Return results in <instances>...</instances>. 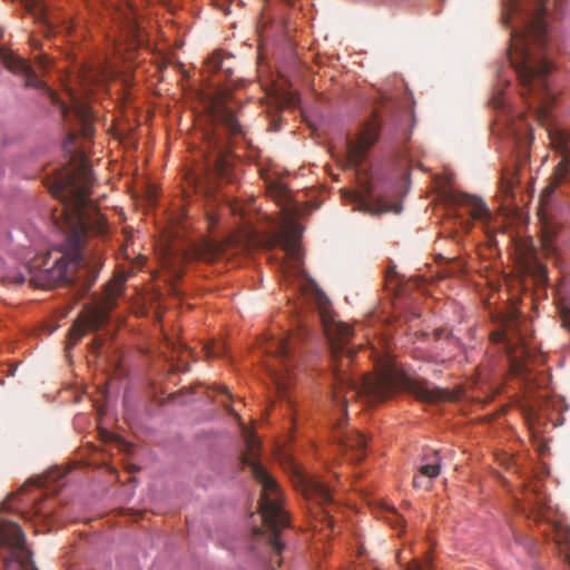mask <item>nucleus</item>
<instances>
[{"label": "nucleus", "instance_id": "nucleus-1", "mask_svg": "<svg viewBox=\"0 0 570 570\" xmlns=\"http://www.w3.org/2000/svg\"><path fill=\"white\" fill-rule=\"evenodd\" d=\"M77 157V165L59 174L49 188L62 206L61 228L66 242L61 256L52 266L30 275L29 282L37 287L78 284L79 291L85 294L98 278L104 263L101 254L87 255L82 253V247L89 234H104L107 224L89 198L94 184L90 165L85 155L79 154Z\"/></svg>", "mask_w": 570, "mask_h": 570}, {"label": "nucleus", "instance_id": "nucleus-2", "mask_svg": "<svg viewBox=\"0 0 570 570\" xmlns=\"http://www.w3.org/2000/svg\"><path fill=\"white\" fill-rule=\"evenodd\" d=\"M510 7L513 14L521 16V26L511 30L509 59L518 75L521 95L537 117L544 120L554 99L548 82L552 63L544 52L548 39L546 0H535L533 8L524 11L517 0H511Z\"/></svg>", "mask_w": 570, "mask_h": 570}, {"label": "nucleus", "instance_id": "nucleus-3", "mask_svg": "<svg viewBox=\"0 0 570 570\" xmlns=\"http://www.w3.org/2000/svg\"><path fill=\"white\" fill-rule=\"evenodd\" d=\"M337 365L333 370L334 386L333 401L343 410L346 409L348 395L360 399L368 405L383 402L397 391L412 394L422 402H434L445 397V392L430 387L426 381L416 380L399 371L390 362L379 363L373 373L363 375L360 380L341 370Z\"/></svg>", "mask_w": 570, "mask_h": 570}, {"label": "nucleus", "instance_id": "nucleus-4", "mask_svg": "<svg viewBox=\"0 0 570 570\" xmlns=\"http://www.w3.org/2000/svg\"><path fill=\"white\" fill-rule=\"evenodd\" d=\"M246 445L247 452L243 455V463L249 469L253 479L262 487L259 511L269 530V544L275 554L278 556L284 548L279 540V532L289 524L288 517L282 508L283 494L277 481L257 460V441L253 436H248Z\"/></svg>", "mask_w": 570, "mask_h": 570}, {"label": "nucleus", "instance_id": "nucleus-5", "mask_svg": "<svg viewBox=\"0 0 570 570\" xmlns=\"http://www.w3.org/2000/svg\"><path fill=\"white\" fill-rule=\"evenodd\" d=\"M127 281L125 274L119 273L106 285L102 305L91 307L81 314L68 333L66 350H71L89 331H97L109 317V312L116 305V298L121 295Z\"/></svg>", "mask_w": 570, "mask_h": 570}, {"label": "nucleus", "instance_id": "nucleus-6", "mask_svg": "<svg viewBox=\"0 0 570 570\" xmlns=\"http://www.w3.org/2000/svg\"><path fill=\"white\" fill-rule=\"evenodd\" d=\"M294 346L288 337L271 340L266 343L265 351L277 362L276 365H268V372L279 393L285 392L289 386L291 370L295 364Z\"/></svg>", "mask_w": 570, "mask_h": 570}, {"label": "nucleus", "instance_id": "nucleus-7", "mask_svg": "<svg viewBox=\"0 0 570 570\" xmlns=\"http://www.w3.org/2000/svg\"><path fill=\"white\" fill-rule=\"evenodd\" d=\"M0 541L11 553V558H6L4 563L17 561L20 570H36L31 560V551L26 546L24 533L17 523H0Z\"/></svg>", "mask_w": 570, "mask_h": 570}, {"label": "nucleus", "instance_id": "nucleus-8", "mask_svg": "<svg viewBox=\"0 0 570 570\" xmlns=\"http://www.w3.org/2000/svg\"><path fill=\"white\" fill-rule=\"evenodd\" d=\"M380 130L381 120L374 115L365 124L356 139H348L346 141V156L352 166H358L363 161L370 148L379 139Z\"/></svg>", "mask_w": 570, "mask_h": 570}, {"label": "nucleus", "instance_id": "nucleus-9", "mask_svg": "<svg viewBox=\"0 0 570 570\" xmlns=\"http://www.w3.org/2000/svg\"><path fill=\"white\" fill-rule=\"evenodd\" d=\"M321 316L324 333L331 343L333 357L336 360L344 354V357L350 361L353 356V351L345 348V345L353 336L352 327L343 322L331 318L324 311H322Z\"/></svg>", "mask_w": 570, "mask_h": 570}, {"label": "nucleus", "instance_id": "nucleus-10", "mask_svg": "<svg viewBox=\"0 0 570 570\" xmlns=\"http://www.w3.org/2000/svg\"><path fill=\"white\" fill-rule=\"evenodd\" d=\"M0 59L4 67L12 73L19 75L24 79V87L42 89L56 101V92L38 78L30 65L6 47L0 46Z\"/></svg>", "mask_w": 570, "mask_h": 570}, {"label": "nucleus", "instance_id": "nucleus-11", "mask_svg": "<svg viewBox=\"0 0 570 570\" xmlns=\"http://www.w3.org/2000/svg\"><path fill=\"white\" fill-rule=\"evenodd\" d=\"M302 491L307 500L322 508L323 519L328 528L333 529L332 511L334 500L331 489L316 476H302Z\"/></svg>", "mask_w": 570, "mask_h": 570}, {"label": "nucleus", "instance_id": "nucleus-12", "mask_svg": "<svg viewBox=\"0 0 570 570\" xmlns=\"http://www.w3.org/2000/svg\"><path fill=\"white\" fill-rule=\"evenodd\" d=\"M60 109L66 121L69 122V126L72 128L68 135L67 144H73V140L78 135L85 138L92 136L95 128L91 122V110L88 106L76 105L69 109L61 104Z\"/></svg>", "mask_w": 570, "mask_h": 570}, {"label": "nucleus", "instance_id": "nucleus-13", "mask_svg": "<svg viewBox=\"0 0 570 570\" xmlns=\"http://www.w3.org/2000/svg\"><path fill=\"white\" fill-rule=\"evenodd\" d=\"M522 323L519 317L511 315L502 321V328L491 333L492 342L503 344L505 353L511 358L517 347H522L524 344V337L519 331Z\"/></svg>", "mask_w": 570, "mask_h": 570}, {"label": "nucleus", "instance_id": "nucleus-14", "mask_svg": "<svg viewBox=\"0 0 570 570\" xmlns=\"http://www.w3.org/2000/svg\"><path fill=\"white\" fill-rule=\"evenodd\" d=\"M551 144L556 149L562 154L561 161L557 165L554 171V184L552 187L547 188L548 193H552L554 187L561 184L569 174L570 168V149L567 148L569 136L562 131L550 132Z\"/></svg>", "mask_w": 570, "mask_h": 570}, {"label": "nucleus", "instance_id": "nucleus-15", "mask_svg": "<svg viewBox=\"0 0 570 570\" xmlns=\"http://www.w3.org/2000/svg\"><path fill=\"white\" fill-rule=\"evenodd\" d=\"M223 245L210 238L195 243L184 254L185 261L214 262L223 253Z\"/></svg>", "mask_w": 570, "mask_h": 570}, {"label": "nucleus", "instance_id": "nucleus-16", "mask_svg": "<svg viewBox=\"0 0 570 570\" xmlns=\"http://www.w3.org/2000/svg\"><path fill=\"white\" fill-rule=\"evenodd\" d=\"M340 448L351 462H360L366 455V438L358 432H347L340 436Z\"/></svg>", "mask_w": 570, "mask_h": 570}, {"label": "nucleus", "instance_id": "nucleus-17", "mask_svg": "<svg viewBox=\"0 0 570 570\" xmlns=\"http://www.w3.org/2000/svg\"><path fill=\"white\" fill-rule=\"evenodd\" d=\"M214 117L218 125L224 128L227 136L226 139L229 142L237 141L238 139H245V129L240 126L238 119L229 108H217Z\"/></svg>", "mask_w": 570, "mask_h": 570}, {"label": "nucleus", "instance_id": "nucleus-18", "mask_svg": "<svg viewBox=\"0 0 570 570\" xmlns=\"http://www.w3.org/2000/svg\"><path fill=\"white\" fill-rule=\"evenodd\" d=\"M354 202L358 209L373 215L401 212L400 204H390L382 198L375 197L370 190L366 195H357Z\"/></svg>", "mask_w": 570, "mask_h": 570}, {"label": "nucleus", "instance_id": "nucleus-19", "mask_svg": "<svg viewBox=\"0 0 570 570\" xmlns=\"http://www.w3.org/2000/svg\"><path fill=\"white\" fill-rule=\"evenodd\" d=\"M210 142L218 149L217 154L208 159V166L214 175L224 180H230V165L223 155L224 142L220 137L213 135Z\"/></svg>", "mask_w": 570, "mask_h": 570}, {"label": "nucleus", "instance_id": "nucleus-20", "mask_svg": "<svg viewBox=\"0 0 570 570\" xmlns=\"http://www.w3.org/2000/svg\"><path fill=\"white\" fill-rule=\"evenodd\" d=\"M117 19L119 20L127 40H130L132 45H139L141 41L140 27L134 9L131 7H127L125 10L119 11Z\"/></svg>", "mask_w": 570, "mask_h": 570}, {"label": "nucleus", "instance_id": "nucleus-21", "mask_svg": "<svg viewBox=\"0 0 570 570\" xmlns=\"http://www.w3.org/2000/svg\"><path fill=\"white\" fill-rule=\"evenodd\" d=\"M458 203L470 208V215L474 219H482L488 215V208L484 202L480 198L462 194L458 197Z\"/></svg>", "mask_w": 570, "mask_h": 570}, {"label": "nucleus", "instance_id": "nucleus-22", "mask_svg": "<svg viewBox=\"0 0 570 570\" xmlns=\"http://www.w3.org/2000/svg\"><path fill=\"white\" fill-rule=\"evenodd\" d=\"M24 10L39 22L47 23V6L42 0H21Z\"/></svg>", "mask_w": 570, "mask_h": 570}, {"label": "nucleus", "instance_id": "nucleus-23", "mask_svg": "<svg viewBox=\"0 0 570 570\" xmlns=\"http://www.w3.org/2000/svg\"><path fill=\"white\" fill-rule=\"evenodd\" d=\"M426 463L422 464L419 469L420 475L431 480L436 478L441 471V460L439 452L434 451L430 456H425Z\"/></svg>", "mask_w": 570, "mask_h": 570}, {"label": "nucleus", "instance_id": "nucleus-24", "mask_svg": "<svg viewBox=\"0 0 570 570\" xmlns=\"http://www.w3.org/2000/svg\"><path fill=\"white\" fill-rule=\"evenodd\" d=\"M554 542L558 546L570 543V528L562 524H553Z\"/></svg>", "mask_w": 570, "mask_h": 570}, {"label": "nucleus", "instance_id": "nucleus-25", "mask_svg": "<svg viewBox=\"0 0 570 570\" xmlns=\"http://www.w3.org/2000/svg\"><path fill=\"white\" fill-rule=\"evenodd\" d=\"M206 67L210 72H218L224 69V59L220 51H215L207 60Z\"/></svg>", "mask_w": 570, "mask_h": 570}, {"label": "nucleus", "instance_id": "nucleus-26", "mask_svg": "<svg viewBox=\"0 0 570 570\" xmlns=\"http://www.w3.org/2000/svg\"><path fill=\"white\" fill-rule=\"evenodd\" d=\"M282 247L294 258H297L299 248L294 240L284 239L282 240Z\"/></svg>", "mask_w": 570, "mask_h": 570}, {"label": "nucleus", "instance_id": "nucleus-27", "mask_svg": "<svg viewBox=\"0 0 570 570\" xmlns=\"http://www.w3.org/2000/svg\"><path fill=\"white\" fill-rule=\"evenodd\" d=\"M430 567L431 561L429 559L423 561L413 560L406 564L405 570H430Z\"/></svg>", "mask_w": 570, "mask_h": 570}, {"label": "nucleus", "instance_id": "nucleus-28", "mask_svg": "<svg viewBox=\"0 0 570 570\" xmlns=\"http://www.w3.org/2000/svg\"><path fill=\"white\" fill-rule=\"evenodd\" d=\"M538 406H539V412L542 413V412L548 411L550 407L554 409V401L552 399L543 397L539 402Z\"/></svg>", "mask_w": 570, "mask_h": 570}, {"label": "nucleus", "instance_id": "nucleus-29", "mask_svg": "<svg viewBox=\"0 0 570 570\" xmlns=\"http://www.w3.org/2000/svg\"><path fill=\"white\" fill-rule=\"evenodd\" d=\"M413 485L415 488H424V489H429L430 487V480H425V476H422V475H415L414 479H413Z\"/></svg>", "mask_w": 570, "mask_h": 570}, {"label": "nucleus", "instance_id": "nucleus-30", "mask_svg": "<svg viewBox=\"0 0 570 570\" xmlns=\"http://www.w3.org/2000/svg\"><path fill=\"white\" fill-rule=\"evenodd\" d=\"M102 344H104L102 340H100L99 337H95L90 342L89 347H90L92 353H98L100 347L102 346Z\"/></svg>", "mask_w": 570, "mask_h": 570}, {"label": "nucleus", "instance_id": "nucleus-31", "mask_svg": "<svg viewBox=\"0 0 570 570\" xmlns=\"http://www.w3.org/2000/svg\"><path fill=\"white\" fill-rule=\"evenodd\" d=\"M206 219H207V223H208V227L210 229L214 228V226L218 222V217L214 213H210V212H207Z\"/></svg>", "mask_w": 570, "mask_h": 570}, {"label": "nucleus", "instance_id": "nucleus-32", "mask_svg": "<svg viewBox=\"0 0 570 570\" xmlns=\"http://www.w3.org/2000/svg\"><path fill=\"white\" fill-rule=\"evenodd\" d=\"M190 184L194 185L196 191H203L204 187H203V184H202L200 178L198 176H191L190 177Z\"/></svg>", "mask_w": 570, "mask_h": 570}, {"label": "nucleus", "instance_id": "nucleus-33", "mask_svg": "<svg viewBox=\"0 0 570 570\" xmlns=\"http://www.w3.org/2000/svg\"><path fill=\"white\" fill-rule=\"evenodd\" d=\"M561 320H562L563 326L567 327L568 330H570V309L563 311L561 313Z\"/></svg>", "mask_w": 570, "mask_h": 570}, {"label": "nucleus", "instance_id": "nucleus-34", "mask_svg": "<svg viewBox=\"0 0 570 570\" xmlns=\"http://www.w3.org/2000/svg\"><path fill=\"white\" fill-rule=\"evenodd\" d=\"M206 350H207V356H209V357L219 355V353L215 350V346H207Z\"/></svg>", "mask_w": 570, "mask_h": 570}, {"label": "nucleus", "instance_id": "nucleus-35", "mask_svg": "<svg viewBox=\"0 0 570 570\" xmlns=\"http://www.w3.org/2000/svg\"><path fill=\"white\" fill-rule=\"evenodd\" d=\"M42 513H43V511H42V508H41V502H36L35 505H33V514L35 515H40Z\"/></svg>", "mask_w": 570, "mask_h": 570}, {"label": "nucleus", "instance_id": "nucleus-36", "mask_svg": "<svg viewBox=\"0 0 570 570\" xmlns=\"http://www.w3.org/2000/svg\"><path fill=\"white\" fill-rule=\"evenodd\" d=\"M218 392H219L220 394H225L228 399H230V394H229V392H228V390H227L226 387H224V386H219V387H218Z\"/></svg>", "mask_w": 570, "mask_h": 570}, {"label": "nucleus", "instance_id": "nucleus-37", "mask_svg": "<svg viewBox=\"0 0 570 570\" xmlns=\"http://www.w3.org/2000/svg\"><path fill=\"white\" fill-rule=\"evenodd\" d=\"M529 415H531L532 417H535L537 420H540V413H537V411L533 407L530 409Z\"/></svg>", "mask_w": 570, "mask_h": 570}, {"label": "nucleus", "instance_id": "nucleus-38", "mask_svg": "<svg viewBox=\"0 0 570 570\" xmlns=\"http://www.w3.org/2000/svg\"><path fill=\"white\" fill-rule=\"evenodd\" d=\"M16 281L21 284L27 281V277L20 274L16 277Z\"/></svg>", "mask_w": 570, "mask_h": 570}, {"label": "nucleus", "instance_id": "nucleus-39", "mask_svg": "<svg viewBox=\"0 0 570 570\" xmlns=\"http://www.w3.org/2000/svg\"><path fill=\"white\" fill-rule=\"evenodd\" d=\"M504 464H507V468L510 469L511 465L513 464V459L512 458H507V462Z\"/></svg>", "mask_w": 570, "mask_h": 570}, {"label": "nucleus", "instance_id": "nucleus-40", "mask_svg": "<svg viewBox=\"0 0 570 570\" xmlns=\"http://www.w3.org/2000/svg\"><path fill=\"white\" fill-rule=\"evenodd\" d=\"M442 333H443V331H442V330H436V331L434 332L436 340L441 338Z\"/></svg>", "mask_w": 570, "mask_h": 570}, {"label": "nucleus", "instance_id": "nucleus-41", "mask_svg": "<svg viewBox=\"0 0 570 570\" xmlns=\"http://www.w3.org/2000/svg\"><path fill=\"white\" fill-rule=\"evenodd\" d=\"M392 513H393V514L395 515V518H396V523H397V524H401V520H400V518H399V515L396 514V512H395V510H394V509H392Z\"/></svg>", "mask_w": 570, "mask_h": 570}, {"label": "nucleus", "instance_id": "nucleus-42", "mask_svg": "<svg viewBox=\"0 0 570 570\" xmlns=\"http://www.w3.org/2000/svg\"><path fill=\"white\" fill-rule=\"evenodd\" d=\"M511 366H512V367H518V366H519V364L517 363V361H511Z\"/></svg>", "mask_w": 570, "mask_h": 570}, {"label": "nucleus", "instance_id": "nucleus-43", "mask_svg": "<svg viewBox=\"0 0 570 570\" xmlns=\"http://www.w3.org/2000/svg\"><path fill=\"white\" fill-rule=\"evenodd\" d=\"M224 406L230 412L234 414V410L233 409H229V406L227 404H224Z\"/></svg>", "mask_w": 570, "mask_h": 570}, {"label": "nucleus", "instance_id": "nucleus-44", "mask_svg": "<svg viewBox=\"0 0 570 570\" xmlns=\"http://www.w3.org/2000/svg\"><path fill=\"white\" fill-rule=\"evenodd\" d=\"M509 20H510V17H505L504 18V23L508 24L509 23Z\"/></svg>", "mask_w": 570, "mask_h": 570}, {"label": "nucleus", "instance_id": "nucleus-45", "mask_svg": "<svg viewBox=\"0 0 570 570\" xmlns=\"http://www.w3.org/2000/svg\"><path fill=\"white\" fill-rule=\"evenodd\" d=\"M279 189H281V193H282V194H285V193H286V191H285V189H284L283 187H279Z\"/></svg>", "mask_w": 570, "mask_h": 570}, {"label": "nucleus", "instance_id": "nucleus-46", "mask_svg": "<svg viewBox=\"0 0 570 570\" xmlns=\"http://www.w3.org/2000/svg\"><path fill=\"white\" fill-rule=\"evenodd\" d=\"M515 371H517V375H520V374H521V371H520V370H517V368H515Z\"/></svg>", "mask_w": 570, "mask_h": 570}, {"label": "nucleus", "instance_id": "nucleus-47", "mask_svg": "<svg viewBox=\"0 0 570 570\" xmlns=\"http://www.w3.org/2000/svg\"><path fill=\"white\" fill-rule=\"evenodd\" d=\"M567 561L570 563V556L567 554Z\"/></svg>", "mask_w": 570, "mask_h": 570}, {"label": "nucleus", "instance_id": "nucleus-48", "mask_svg": "<svg viewBox=\"0 0 570 570\" xmlns=\"http://www.w3.org/2000/svg\"><path fill=\"white\" fill-rule=\"evenodd\" d=\"M0 37H2V30L0 29Z\"/></svg>", "mask_w": 570, "mask_h": 570}]
</instances>
